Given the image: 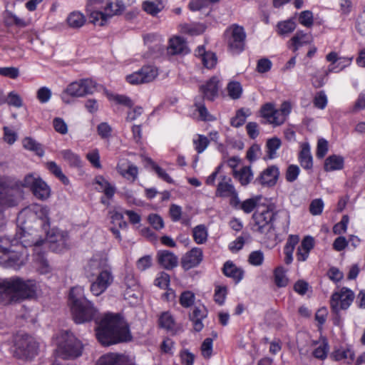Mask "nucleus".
Segmentation results:
<instances>
[{
    "instance_id": "0e129e2a",
    "label": "nucleus",
    "mask_w": 365,
    "mask_h": 365,
    "mask_svg": "<svg viewBox=\"0 0 365 365\" xmlns=\"http://www.w3.org/2000/svg\"><path fill=\"white\" fill-rule=\"evenodd\" d=\"M299 174V168L297 165H290L286 171V180L288 182H294Z\"/></svg>"
},
{
    "instance_id": "2eb2a0df",
    "label": "nucleus",
    "mask_w": 365,
    "mask_h": 365,
    "mask_svg": "<svg viewBox=\"0 0 365 365\" xmlns=\"http://www.w3.org/2000/svg\"><path fill=\"white\" fill-rule=\"evenodd\" d=\"M109 269L108 259L100 255L93 256L85 267V272L88 279L94 277L99 272Z\"/></svg>"
},
{
    "instance_id": "f03ea898",
    "label": "nucleus",
    "mask_w": 365,
    "mask_h": 365,
    "mask_svg": "<svg viewBox=\"0 0 365 365\" xmlns=\"http://www.w3.org/2000/svg\"><path fill=\"white\" fill-rule=\"evenodd\" d=\"M36 292L34 281H25L19 277L0 279V298L5 304L32 298Z\"/></svg>"
},
{
    "instance_id": "4be33fe9",
    "label": "nucleus",
    "mask_w": 365,
    "mask_h": 365,
    "mask_svg": "<svg viewBox=\"0 0 365 365\" xmlns=\"http://www.w3.org/2000/svg\"><path fill=\"white\" fill-rule=\"evenodd\" d=\"M158 263L166 269H170L178 265V257L168 250L160 251L158 253Z\"/></svg>"
},
{
    "instance_id": "de8ad7c7",
    "label": "nucleus",
    "mask_w": 365,
    "mask_h": 365,
    "mask_svg": "<svg viewBox=\"0 0 365 365\" xmlns=\"http://www.w3.org/2000/svg\"><path fill=\"white\" fill-rule=\"evenodd\" d=\"M39 178L40 177L34 176L33 174H28L22 180H20L17 183V185L22 187L29 188L31 190Z\"/></svg>"
},
{
    "instance_id": "f257e3e1",
    "label": "nucleus",
    "mask_w": 365,
    "mask_h": 365,
    "mask_svg": "<svg viewBox=\"0 0 365 365\" xmlns=\"http://www.w3.org/2000/svg\"><path fill=\"white\" fill-rule=\"evenodd\" d=\"M96 337L103 346L128 341L132 336L128 325L120 314H107L96 329Z\"/></svg>"
},
{
    "instance_id": "6ab92c4d",
    "label": "nucleus",
    "mask_w": 365,
    "mask_h": 365,
    "mask_svg": "<svg viewBox=\"0 0 365 365\" xmlns=\"http://www.w3.org/2000/svg\"><path fill=\"white\" fill-rule=\"evenodd\" d=\"M202 249L194 247L182 257L181 260L182 267L185 270L192 269L197 266L202 262Z\"/></svg>"
},
{
    "instance_id": "5fc2aeb1",
    "label": "nucleus",
    "mask_w": 365,
    "mask_h": 365,
    "mask_svg": "<svg viewBox=\"0 0 365 365\" xmlns=\"http://www.w3.org/2000/svg\"><path fill=\"white\" fill-rule=\"evenodd\" d=\"M194 299V294L191 292L186 291L181 294L180 297V302L182 307H189L193 304Z\"/></svg>"
},
{
    "instance_id": "a18cd8bd",
    "label": "nucleus",
    "mask_w": 365,
    "mask_h": 365,
    "mask_svg": "<svg viewBox=\"0 0 365 365\" xmlns=\"http://www.w3.org/2000/svg\"><path fill=\"white\" fill-rule=\"evenodd\" d=\"M159 324L166 329H173L175 327V320L168 312H165L161 314L159 318Z\"/></svg>"
},
{
    "instance_id": "39448f33",
    "label": "nucleus",
    "mask_w": 365,
    "mask_h": 365,
    "mask_svg": "<svg viewBox=\"0 0 365 365\" xmlns=\"http://www.w3.org/2000/svg\"><path fill=\"white\" fill-rule=\"evenodd\" d=\"M57 339L56 354L58 356L63 359H71L81 355L83 345L71 331H61Z\"/></svg>"
},
{
    "instance_id": "473e14b6",
    "label": "nucleus",
    "mask_w": 365,
    "mask_h": 365,
    "mask_svg": "<svg viewBox=\"0 0 365 365\" xmlns=\"http://www.w3.org/2000/svg\"><path fill=\"white\" fill-rule=\"evenodd\" d=\"M85 22V16L83 14L78 11L71 12L67 18V23L68 26L73 29L81 28L84 25Z\"/></svg>"
},
{
    "instance_id": "20e7f679",
    "label": "nucleus",
    "mask_w": 365,
    "mask_h": 365,
    "mask_svg": "<svg viewBox=\"0 0 365 365\" xmlns=\"http://www.w3.org/2000/svg\"><path fill=\"white\" fill-rule=\"evenodd\" d=\"M68 302L76 323H85L95 318L97 310L85 297L83 287L77 286L71 289Z\"/></svg>"
},
{
    "instance_id": "393cba45",
    "label": "nucleus",
    "mask_w": 365,
    "mask_h": 365,
    "mask_svg": "<svg viewBox=\"0 0 365 365\" xmlns=\"http://www.w3.org/2000/svg\"><path fill=\"white\" fill-rule=\"evenodd\" d=\"M299 160L302 168L309 170L313 166L312 156L310 152V146L308 143L301 144V151L299 155Z\"/></svg>"
},
{
    "instance_id": "f3484780",
    "label": "nucleus",
    "mask_w": 365,
    "mask_h": 365,
    "mask_svg": "<svg viewBox=\"0 0 365 365\" xmlns=\"http://www.w3.org/2000/svg\"><path fill=\"white\" fill-rule=\"evenodd\" d=\"M215 195L221 197H231L237 200V192L232 183L230 178L225 175L221 177V180L218 183Z\"/></svg>"
},
{
    "instance_id": "9b49d317",
    "label": "nucleus",
    "mask_w": 365,
    "mask_h": 365,
    "mask_svg": "<svg viewBox=\"0 0 365 365\" xmlns=\"http://www.w3.org/2000/svg\"><path fill=\"white\" fill-rule=\"evenodd\" d=\"M88 279L91 282L90 291L94 296L98 297L103 294L113 283V276L109 268Z\"/></svg>"
},
{
    "instance_id": "6e6d98bb",
    "label": "nucleus",
    "mask_w": 365,
    "mask_h": 365,
    "mask_svg": "<svg viewBox=\"0 0 365 365\" xmlns=\"http://www.w3.org/2000/svg\"><path fill=\"white\" fill-rule=\"evenodd\" d=\"M299 23L308 28L313 25V15L310 11L301 12L299 18Z\"/></svg>"
},
{
    "instance_id": "c03bdc74",
    "label": "nucleus",
    "mask_w": 365,
    "mask_h": 365,
    "mask_svg": "<svg viewBox=\"0 0 365 365\" xmlns=\"http://www.w3.org/2000/svg\"><path fill=\"white\" fill-rule=\"evenodd\" d=\"M227 89L229 96L231 98L238 99L241 96L242 88L239 82L231 81L228 83Z\"/></svg>"
},
{
    "instance_id": "cd10ccee",
    "label": "nucleus",
    "mask_w": 365,
    "mask_h": 365,
    "mask_svg": "<svg viewBox=\"0 0 365 365\" xmlns=\"http://www.w3.org/2000/svg\"><path fill=\"white\" fill-rule=\"evenodd\" d=\"M299 238L297 235H290L286 242V245L284 248V252L285 255L284 262L287 264H289L292 262L293 257V252L294 250L295 246L299 243Z\"/></svg>"
},
{
    "instance_id": "774afa93",
    "label": "nucleus",
    "mask_w": 365,
    "mask_h": 365,
    "mask_svg": "<svg viewBox=\"0 0 365 365\" xmlns=\"http://www.w3.org/2000/svg\"><path fill=\"white\" fill-rule=\"evenodd\" d=\"M148 221L153 227L157 230L164 227L163 218L157 214H151L148 216Z\"/></svg>"
},
{
    "instance_id": "412c9836",
    "label": "nucleus",
    "mask_w": 365,
    "mask_h": 365,
    "mask_svg": "<svg viewBox=\"0 0 365 365\" xmlns=\"http://www.w3.org/2000/svg\"><path fill=\"white\" fill-rule=\"evenodd\" d=\"M117 170L123 177L132 181H135L138 175L137 166L127 160L120 161L117 165Z\"/></svg>"
},
{
    "instance_id": "09e8293b",
    "label": "nucleus",
    "mask_w": 365,
    "mask_h": 365,
    "mask_svg": "<svg viewBox=\"0 0 365 365\" xmlns=\"http://www.w3.org/2000/svg\"><path fill=\"white\" fill-rule=\"evenodd\" d=\"M314 106L319 109H324L327 104V97L324 91H321L316 93L314 100Z\"/></svg>"
},
{
    "instance_id": "4468645a",
    "label": "nucleus",
    "mask_w": 365,
    "mask_h": 365,
    "mask_svg": "<svg viewBox=\"0 0 365 365\" xmlns=\"http://www.w3.org/2000/svg\"><path fill=\"white\" fill-rule=\"evenodd\" d=\"M66 233L59 230H53L48 233L46 241H38V243L34 245L40 246L42 243H44L48 245V247L53 252H60L66 247Z\"/></svg>"
},
{
    "instance_id": "a878e982",
    "label": "nucleus",
    "mask_w": 365,
    "mask_h": 365,
    "mask_svg": "<svg viewBox=\"0 0 365 365\" xmlns=\"http://www.w3.org/2000/svg\"><path fill=\"white\" fill-rule=\"evenodd\" d=\"M31 191L36 198L41 200H46L51 193L50 187L41 178L37 180Z\"/></svg>"
},
{
    "instance_id": "423d86ee",
    "label": "nucleus",
    "mask_w": 365,
    "mask_h": 365,
    "mask_svg": "<svg viewBox=\"0 0 365 365\" xmlns=\"http://www.w3.org/2000/svg\"><path fill=\"white\" fill-rule=\"evenodd\" d=\"M15 356L23 360H31L38 354V344L35 339L27 334H20L15 338Z\"/></svg>"
},
{
    "instance_id": "4d7b16f0",
    "label": "nucleus",
    "mask_w": 365,
    "mask_h": 365,
    "mask_svg": "<svg viewBox=\"0 0 365 365\" xmlns=\"http://www.w3.org/2000/svg\"><path fill=\"white\" fill-rule=\"evenodd\" d=\"M201 352L205 358L209 359L212 352V339L206 338L201 345Z\"/></svg>"
},
{
    "instance_id": "6e6552de",
    "label": "nucleus",
    "mask_w": 365,
    "mask_h": 365,
    "mask_svg": "<svg viewBox=\"0 0 365 365\" xmlns=\"http://www.w3.org/2000/svg\"><path fill=\"white\" fill-rule=\"evenodd\" d=\"M274 215V212L269 209L255 211L252 215L254 220L253 230L267 235L268 238H270L274 235L272 225Z\"/></svg>"
},
{
    "instance_id": "c85d7f7f",
    "label": "nucleus",
    "mask_w": 365,
    "mask_h": 365,
    "mask_svg": "<svg viewBox=\"0 0 365 365\" xmlns=\"http://www.w3.org/2000/svg\"><path fill=\"white\" fill-rule=\"evenodd\" d=\"M312 346V354L315 358L321 360L326 359L329 350V346L326 339H324L322 341H313Z\"/></svg>"
},
{
    "instance_id": "4c0bfd02",
    "label": "nucleus",
    "mask_w": 365,
    "mask_h": 365,
    "mask_svg": "<svg viewBox=\"0 0 365 365\" xmlns=\"http://www.w3.org/2000/svg\"><path fill=\"white\" fill-rule=\"evenodd\" d=\"M4 23L6 26H11L15 25L19 28H24L28 25V23L24 19L19 18L9 11L5 14Z\"/></svg>"
},
{
    "instance_id": "b1692460",
    "label": "nucleus",
    "mask_w": 365,
    "mask_h": 365,
    "mask_svg": "<svg viewBox=\"0 0 365 365\" xmlns=\"http://www.w3.org/2000/svg\"><path fill=\"white\" fill-rule=\"evenodd\" d=\"M168 51L172 55L183 54L188 52V48L182 38L175 36L170 40Z\"/></svg>"
},
{
    "instance_id": "9d476101",
    "label": "nucleus",
    "mask_w": 365,
    "mask_h": 365,
    "mask_svg": "<svg viewBox=\"0 0 365 365\" xmlns=\"http://www.w3.org/2000/svg\"><path fill=\"white\" fill-rule=\"evenodd\" d=\"M229 35L227 45L230 51L238 53L244 50L246 34L243 27L234 24L226 31Z\"/></svg>"
},
{
    "instance_id": "58836bf2",
    "label": "nucleus",
    "mask_w": 365,
    "mask_h": 365,
    "mask_svg": "<svg viewBox=\"0 0 365 365\" xmlns=\"http://www.w3.org/2000/svg\"><path fill=\"white\" fill-rule=\"evenodd\" d=\"M47 169L56 178H58L64 185H68L69 180L63 173L61 168L55 162L50 161L46 163Z\"/></svg>"
},
{
    "instance_id": "c756f323",
    "label": "nucleus",
    "mask_w": 365,
    "mask_h": 365,
    "mask_svg": "<svg viewBox=\"0 0 365 365\" xmlns=\"http://www.w3.org/2000/svg\"><path fill=\"white\" fill-rule=\"evenodd\" d=\"M344 167V158L339 155H332L324 162V168L327 172L341 170Z\"/></svg>"
},
{
    "instance_id": "f8f14e48",
    "label": "nucleus",
    "mask_w": 365,
    "mask_h": 365,
    "mask_svg": "<svg viewBox=\"0 0 365 365\" xmlns=\"http://www.w3.org/2000/svg\"><path fill=\"white\" fill-rule=\"evenodd\" d=\"M18 194L16 188L0 179V207L6 209L17 206L19 202Z\"/></svg>"
},
{
    "instance_id": "79ce46f5",
    "label": "nucleus",
    "mask_w": 365,
    "mask_h": 365,
    "mask_svg": "<svg viewBox=\"0 0 365 365\" xmlns=\"http://www.w3.org/2000/svg\"><path fill=\"white\" fill-rule=\"evenodd\" d=\"M286 270L282 266L277 267L274 270V282L279 287H286L288 283V279L286 277Z\"/></svg>"
},
{
    "instance_id": "f704fd0d",
    "label": "nucleus",
    "mask_w": 365,
    "mask_h": 365,
    "mask_svg": "<svg viewBox=\"0 0 365 365\" xmlns=\"http://www.w3.org/2000/svg\"><path fill=\"white\" fill-rule=\"evenodd\" d=\"M261 114L262 116L267 120V121L275 125V113H277V109L275 108L274 104L268 103L264 104L261 108Z\"/></svg>"
},
{
    "instance_id": "8fccbe9b",
    "label": "nucleus",
    "mask_w": 365,
    "mask_h": 365,
    "mask_svg": "<svg viewBox=\"0 0 365 365\" xmlns=\"http://www.w3.org/2000/svg\"><path fill=\"white\" fill-rule=\"evenodd\" d=\"M146 160L153 166L158 177L168 182H172V178L163 168L156 165L150 158H146Z\"/></svg>"
},
{
    "instance_id": "e2e57ef3",
    "label": "nucleus",
    "mask_w": 365,
    "mask_h": 365,
    "mask_svg": "<svg viewBox=\"0 0 365 365\" xmlns=\"http://www.w3.org/2000/svg\"><path fill=\"white\" fill-rule=\"evenodd\" d=\"M249 262L255 266H259L264 261V255L261 251H254L249 256Z\"/></svg>"
},
{
    "instance_id": "13d9d810",
    "label": "nucleus",
    "mask_w": 365,
    "mask_h": 365,
    "mask_svg": "<svg viewBox=\"0 0 365 365\" xmlns=\"http://www.w3.org/2000/svg\"><path fill=\"white\" fill-rule=\"evenodd\" d=\"M97 132L101 138L106 139L111 136L112 128L107 123H101L97 127Z\"/></svg>"
},
{
    "instance_id": "2f4dec72",
    "label": "nucleus",
    "mask_w": 365,
    "mask_h": 365,
    "mask_svg": "<svg viewBox=\"0 0 365 365\" xmlns=\"http://www.w3.org/2000/svg\"><path fill=\"white\" fill-rule=\"evenodd\" d=\"M291 104L284 101L282 103L280 108L277 109V113H275V126L280 125L286 120L287 117L291 112Z\"/></svg>"
},
{
    "instance_id": "c9c22d12",
    "label": "nucleus",
    "mask_w": 365,
    "mask_h": 365,
    "mask_svg": "<svg viewBox=\"0 0 365 365\" xmlns=\"http://www.w3.org/2000/svg\"><path fill=\"white\" fill-rule=\"evenodd\" d=\"M331 358L335 361L345 359L348 364H350L354 359V353L349 349H337L331 353Z\"/></svg>"
},
{
    "instance_id": "37998d69",
    "label": "nucleus",
    "mask_w": 365,
    "mask_h": 365,
    "mask_svg": "<svg viewBox=\"0 0 365 365\" xmlns=\"http://www.w3.org/2000/svg\"><path fill=\"white\" fill-rule=\"evenodd\" d=\"M281 145V140L278 138H272L267 142V158L272 159L276 156V151Z\"/></svg>"
},
{
    "instance_id": "49530a36",
    "label": "nucleus",
    "mask_w": 365,
    "mask_h": 365,
    "mask_svg": "<svg viewBox=\"0 0 365 365\" xmlns=\"http://www.w3.org/2000/svg\"><path fill=\"white\" fill-rule=\"evenodd\" d=\"M210 140L202 135H198L196 139L193 140L195 150L198 153H202L208 146Z\"/></svg>"
},
{
    "instance_id": "ea45409f",
    "label": "nucleus",
    "mask_w": 365,
    "mask_h": 365,
    "mask_svg": "<svg viewBox=\"0 0 365 365\" xmlns=\"http://www.w3.org/2000/svg\"><path fill=\"white\" fill-rule=\"evenodd\" d=\"M61 155L65 161H66L70 166L78 168L81 166V160L80 157L72 152L71 150H64L61 151Z\"/></svg>"
},
{
    "instance_id": "dca6fc26",
    "label": "nucleus",
    "mask_w": 365,
    "mask_h": 365,
    "mask_svg": "<svg viewBox=\"0 0 365 365\" xmlns=\"http://www.w3.org/2000/svg\"><path fill=\"white\" fill-rule=\"evenodd\" d=\"M102 0H89L87 5V11L90 13V21L101 26H104L108 20L104 12L98 11V4H102Z\"/></svg>"
},
{
    "instance_id": "72a5a7b5",
    "label": "nucleus",
    "mask_w": 365,
    "mask_h": 365,
    "mask_svg": "<svg viewBox=\"0 0 365 365\" xmlns=\"http://www.w3.org/2000/svg\"><path fill=\"white\" fill-rule=\"evenodd\" d=\"M192 237L197 244H204L207 240L208 233L204 225H199L192 230Z\"/></svg>"
},
{
    "instance_id": "aec40b11",
    "label": "nucleus",
    "mask_w": 365,
    "mask_h": 365,
    "mask_svg": "<svg viewBox=\"0 0 365 365\" xmlns=\"http://www.w3.org/2000/svg\"><path fill=\"white\" fill-rule=\"evenodd\" d=\"M219 82L217 77L213 76L205 85L201 86L200 91L205 98L213 101L218 96Z\"/></svg>"
},
{
    "instance_id": "0eeeda50",
    "label": "nucleus",
    "mask_w": 365,
    "mask_h": 365,
    "mask_svg": "<svg viewBox=\"0 0 365 365\" xmlns=\"http://www.w3.org/2000/svg\"><path fill=\"white\" fill-rule=\"evenodd\" d=\"M96 83L92 79L83 78L71 83L61 94V99L66 103H70L68 96L80 98L92 94L96 91Z\"/></svg>"
},
{
    "instance_id": "7c9ffc66",
    "label": "nucleus",
    "mask_w": 365,
    "mask_h": 365,
    "mask_svg": "<svg viewBox=\"0 0 365 365\" xmlns=\"http://www.w3.org/2000/svg\"><path fill=\"white\" fill-rule=\"evenodd\" d=\"M233 175L240 181L242 185H248L253 177L251 168L249 166H245L239 171L234 170Z\"/></svg>"
},
{
    "instance_id": "e433bc0d",
    "label": "nucleus",
    "mask_w": 365,
    "mask_h": 365,
    "mask_svg": "<svg viewBox=\"0 0 365 365\" xmlns=\"http://www.w3.org/2000/svg\"><path fill=\"white\" fill-rule=\"evenodd\" d=\"M22 143L24 148L35 152L40 157L43 155L44 151L41 145L33 138L29 137L25 138Z\"/></svg>"
},
{
    "instance_id": "bb28decb",
    "label": "nucleus",
    "mask_w": 365,
    "mask_h": 365,
    "mask_svg": "<svg viewBox=\"0 0 365 365\" xmlns=\"http://www.w3.org/2000/svg\"><path fill=\"white\" fill-rule=\"evenodd\" d=\"M222 271L225 276L232 278L235 282H239L242 279L243 271L237 267L232 262H226Z\"/></svg>"
},
{
    "instance_id": "7ed1b4c3",
    "label": "nucleus",
    "mask_w": 365,
    "mask_h": 365,
    "mask_svg": "<svg viewBox=\"0 0 365 365\" xmlns=\"http://www.w3.org/2000/svg\"><path fill=\"white\" fill-rule=\"evenodd\" d=\"M38 242L22 239H10L8 237H0V264L5 267L18 269L23 264L21 250L31 247Z\"/></svg>"
},
{
    "instance_id": "bf43d9fd",
    "label": "nucleus",
    "mask_w": 365,
    "mask_h": 365,
    "mask_svg": "<svg viewBox=\"0 0 365 365\" xmlns=\"http://www.w3.org/2000/svg\"><path fill=\"white\" fill-rule=\"evenodd\" d=\"M143 9L146 13L153 16H156L161 11V8L149 1H145L143 3Z\"/></svg>"
},
{
    "instance_id": "052dcab7",
    "label": "nucleus",
    "mask_w": 365,
    "mask_h": 365,
    "mask_svg": "<svg viewBox=\"0 0 365 365\" xmlns=\"http://www.w3.org/2000/svg\"><path fill=\"white\" fill-rule=\"evenodd\" d=\"M55 130L60 134L65 135L68 133V126L66 122L61 118H55L53 120Z\"/></svg>"
},
{
    "instance_id": "69168bd1",
    "label": "nucleus",
    "mask_w": 365,
    "mask_h": 365,
    "mask_svg": "<svg viewBox=\"0 0 365 365\" xmlns=\"http://www.w3.org/2000/svg\"><path fill=\"white\" fill-rule=\"evenodd\" d=\"M36 96L41 103H44L50 100L51 91L47 87H41L37 91Z\"/></svg>"
},
{
    "instance_id": "1a4fd4ad",
    "label": "nucleus",
    "mask_w": 365,
    "mask_h": 365,
    "mask_svg": "<svg viewBox=\"0 0 365 365\" xmlns=\"http://www.w3.org/2000/svg\"><path fill=\"white\" fill-rule=\"evenodd\" d=\"M354 297V293L346 287H343L339 292L333 293L330 299L331 311L338 314L341 310L348 309Z\"/></svg>"
},
{
    "instance_id": "680f3d73",
    "label": "nucleus",
    "mask_w": 365,
    "mask_h": 365,
    "mask_svg": "<svg viewBox=\"0 0 365 365\" xmlns=\"http://www.w3.org/2000/svg\"><path fill=\"white\" fill-rule=\"evenodd\" d=\"M4 140L9 145H12L17 140V133L9 128V127L4 126Z\"/></svg>"
},
{
    "instance_id": "3c124183",
    "label": "nucleus",
    "mask_w": 365,
    "mask_h": 365,
    "mask_svg": "<svg viewBox=\"0 0 365 365\" xmlns=\"http://www.w3.org/2000/svg\"><path fill=\"white\" fill-rule=\"evenodd\" d=\"M324 208V202L322 199L313 200L309 205V212L313 215H320Z\"/></svg>"
},
{
    "instance_id": "a211bd4d",
    "label": "nucleus",
    "mask_w": 365,
    "mask_h": 365,
    "mask_svg": "<svg viewBox=\"0 0 365 365\" xmlns=\"http://www.w3.org/2000/svg\"><path fill=\"white\" fill-rule=\"evenodd\" d=\"M279 171L277 166L272 165L262 171L255 182L269 187L274 186L279 178Z\"/></svg>"
},
{
    "instance_id": "864d4df0",
    "label": "nucleus",
    "mask_w": 365,
    "mask_h": 365,
    "mask_svg": "<svg viewBox=\"0 0 365 365\" xmlns=\"http://www.w3.org/2000/svg\"><path fill=\"white\" fill-rule=\"evenodd\" d=\"M195 106L197 108L196 110L198 111L200 119L202 120L212 121L215 119V118H214L212 115L210 114L204 104L195 103Z\"/></svg>"
},
{
    "instance_id": "a19ab883",
    "label": "nucleus",
    "mask_w": 365,
    "mask_h": 365,
    "mask_svg": "<svg viewBox=\"0 0 365 365\" xmlns=\"http://www.w3.org/2000/svg\"><path fill=\"white\" fill-rule=\"evenodd\" d=\"M296 29V23L291 20L280 21L277 24V31L281 36L292 33Z\"/></svg>"
},
{
    "instance_id": "ddd939ff",
    "label": "nucleus",
    "mask_w": 365,
    "mask_h": 365,
    "mask_svg": "<svg viewBox=\"0 0 365 365\" xmlns=\"http://www.w3.org/2000/svg\"><path fill=\"white\" fill-rule=\"evenodd\" d=\"M157 68L147 66H143L140 71L127 76L126 80L130 84H142L153 81L158 76Z\"/></svg>"
},
{
    "instance_id": "338daca9",
    "label": "nucleus",
    "mask_w": 365,
    "mask_h": 365,
    "mask_svg": "<svg viewBox=\"0 0 365 365\" xmlns=\"http://www.w3.org/2000/svg\"><path fill=\"white\" fill-rule=\"evenodd\" d=\"M349 221V217L347 215H344L341 220L334 226L333 232L336 235L345 232L347 229Z\"/></svg>"
},
{
    "instance_id": "5701e85b",
    "label": "nucleus",
    "mask_w": 365,
    "mask_h": 365,
    "mask_svg": "<svg viewBox=\"0 0 365 365\" xmlns=\"http://www.w3.org/2000/svg\"><path fill=\"white\" fill-rule=\"evenodd\" d=\"M313 38L311 34L304 33L302 31H297L290 39V47L294 52H296L299 47L312 43Z\"/></svg>"
},
{
    "instance_id": "603ef678",
    "label": "nucleus",
    "mask_w": 365,
    "mask_h": 365,
    "mask_svg": "<svg viewBox=\"0 0 365 365\" xmlns=\"http://www.w3.org/2000/svg\"><path fill=\"white\" fill-rule=\"evenodd\" d=\"M6 103L9 106H12L16 108H20L23 105V101L19 95L15 92H10L6 98Z\"/></svg>"
}]
</instances>
